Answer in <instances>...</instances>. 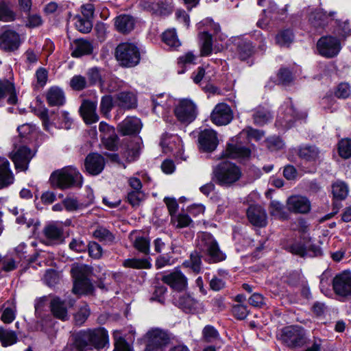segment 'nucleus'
Returning <instances> with one entry per match:
<instances>
[{
    "label": "nucleus",
    "instance_id": "nucleus-64",
    "mask_svg": "<svg viewBox=\"0 0 351 351\" xmlns=\"http://www.w3.org/2000/svg\"><path fill=\"white\" fill-rule=\"evenodd\" d=\"M43 23L41 16L36 13H29L27 16L25 26L29 28L39 27Z\"/></svg>",
    "mask_w": 351,
    "mask_h": 351
},
{
    "label": "nucleus",
    "instance_id": "nucleus-4",
    "mask_svg": "<svg viewBox=\"0 0 351 351\" xmlns=\"http://www.w3.org/2000/svg\"><path fill=\"white\" fill-rule=\"evenodd\" d=\"M71 273L73 278V292L75 294H87L93 291V285L88 278L91 267L82 264H73Z\"/></svg>",
    "mask_w": 351,
    "mask_h": 351
},
{
    "label": "nucleus",
    "instance_id": "nucleus-56",
    "mask_svg": "<svg viewBox=\"0 0 351 351\" xmlns=\"http://www.w3.org/2000/svg\"><path fill=\"white\" fill-rule=\"evenodd\" d=\"M63 204L68 211L76 210L85 206L84 204L80 203L75 197L71 196H67L63 200Z\"/></svg>",
    "mask_w": 351,
    "mask_h": 351
},
{
    "label": "nucleus",
    "instance_id": "nucleus-30",
    "mask_svg": "<svg viewBox=\"0 0 351 351\" xmlns=\"http://www.w3.org/2000/svg\"><path fill=\"white\" fill-rule=\"evenodd\" d=\"M8 96V103L16 104L17 97L14 84L7 80H0V99Z\"/></svg>",
    "mask_w": 351,
    "mask_h": 351
},
{
    "label": "nucleus",
    "instance_id": "nucleus-6",
    "mask_svg": "<svg viewBox=\"0 0 351 351\" xmlns=\"http://www.w3.org/2000/svg\"><path fill=\"white\" fill-rule=\"evenodd\" d=\"M115 57L121 66L128 68L136 66L141 60L138 48L130 43L119 44L115 49Z\"/></svg>",
    "mask_w": 351,
    "mask_h": 351
},
{
    "label": "nucleus",
    "instance_id": "nucleus-19",
    "mask_svg": "<svg viewBox=\"0 0 351 351\" xmlns=\"http://www.w3.org/2000/svg\"><path fill=\"white\" fill-rule=\"evenodd\" d=\"M247 215L253 226L261 228L267 223L266 212L261 206H250L247 210Z\"/></svg>",
    "mask_w": 351,
    "mask_h": 351
},
{
    "label": "nucleus",
    "instance_id": "nucleus-16",
    "mask_svg": "<svg viewBox=\"0 0 351 351\" xmlns=\"http://www.w3.org/2000/svg\"><path fill=\"white\" fill-rule=\"evenodd\" d=\"M199 148L204 152L214 151L218 145L217 133L212 129L202 130L198 137Z\"/></svg>",
    "mask_w": 351,
    "mask_h": 351
},
{
    "label": "nucleus",
    "instance_id": "nucleus-62",
    "mask_svg": "<svg viewBox=\"0 0 351 351\" xmlns=\"http://www.w3.org/2000/svg\"><path fill=\"white\" fill-rule=\"evenodd\" d=\"M293 75L287 69H281L278 73V80L282 85H288L293 80Z\"/></svg>",
    "mask_w": 351,
    "mask_h": 351
},
{
    "label": "nucleus",
    "instance_id": "nucleus-44",
    "mask_svg": "<svg viewBox=\"0 0 351 351\" xmlns=\"http://www.w3.org/2000/svg\"><path fill=\"white\" fill-rule=\"evenodd\" d=\"M269 210L270 215L276 218L286 219L288 217V214L283 205L278 201H271Z\"/></svg>",
    "mask_w": 351,
    "mask_h": 351
},
{
    "label": "nucleus",
    "instance_id": "nucleus-26",
    "mask_svg": "<svg viewBox=\"0 0 351 351\" xmlns=\"http://www.w3.org/2000/svg\"><path fill=\"white\" fill-rule=\"evenodd\" d=\"M21 126L17 127L19 132L17 137L13 139V150L10 154V158L14 163L16 169H22V134L20 132Z\"/></svg>",
    "mask_w": 351,
    "mask_h": 351
},
{
    "label": "nucleus",
    "instance_id": "nucleus-52",
    "mask_svg": "<svg viewBox=\"0 0 351 351\" xmlns=\"http://www.w3.org/2000/svg\"><path fill=\"white\" fill-rule=\"evenodd\" d=\"M90 315V309L87 304H83L79 311L74 315L75 322L77 325L81 326L85 322Z\"/></svg>",
    "mask_w": 351,
    "mask_h": 351
},
{
    "label": "nucleus",
    "instance_id": "nucleus-14",
    "mask_svg": "<svg viewBox=\"0 0 351 351\" xmlns=\"http://www.w3.org/2000/svg\"><path fill=\"white\" fill-rule=\"evenodd\" d=\"M64 241L63 229L55 223H50L43 229V243L47 245H56Z\"/></svg>",
    "mask_w": 351,
    "mask_h": 351
},
{
    "label": "nucleus",
    "instance_id": "nucleus-57",
    "mask_svg": "<svg viewBox=\"0 0 351 351\" xmlns=\"http://www.w3.org/2000/svg\"><path fill=\"white\" fill-rule=\"evenodd\" d=\"M73 120L70 117L69 112L66 111H61L58 114V120L57 124L60 128L69 130L71 128Z\"/></svg>",
    "mask_w": 351,
    "mask_h": 351
},
{
    "label": "nucleus",
    "instance_id": "nucleus-15",
    "mask_svg": "<svg viewBox=\"0 0 351 351\" xmlns=\"http://www.w3.org/2000/svg\"><path fill=\"white\" fill-rule=\"evenodd\" d=\"M147 339V346L158 349L167 346L170 341V337L167 331L160 328H154L149 330L146 335Z\"/></svg>",
    "mask_w": 351,
    "mask_h": 351
},
{
    "label": "nucleus",
    "instance_id": "nucleus-27",
    "mask_svg": "<svg viewBox=\"0 0 351 351\" xmlns=\"http://www.w3.org/2000/svg\"><path fill=\"white\" fill-rule=\"evenodd\" d=\"M71 56L75 58H80L82 56L92 53L93 46L92 43L84 39H77L71 44Z\"/></svg>",
    "mask_w": 351,
    "mask_h": 351
},
{
    "label": "nucleus",
    "instance_id": "nucleus-60",
    "mask_svg": "<svg viewBox=\"0 0 351 351\" xmlns=\"http://www.w3.org/2000/svg\"><path fill=\"white\" fill-rule=\"evenodd\" d=\"M113 106L112 98L110 95L102 97L100 103V111L105 115L108 116Z\"/></svg>",
    "mask_w": 351,
    "mask_h": 351
},
{
    "label": "nucleus",
    "instance_id": "nucleus-46",
    "mask_svg": "<svg viewBox=\"0 0 351 351\" xmlns=\"http://www.w3.org/2000/svg\"><path fill=\"white\" fill-rule=\"evenodd\" d=\"M95 239L104 243H112L114 237L112 232L104 227H98L93 232Z\"/></svg>",
    "mask_w": 351,
    "mask_h": 351
},
{
    "label": "nucleus",
    "instance_id": "nucleus-39",
    "mask_svg": "<svg viewBox=\"0 0 351 351\" xmlns=\"http://www.w3.org/2000/svg\"><path fill=\"white\" fill-rule=\"evenodd\" d=\"M332 193L334 199L337 200H343L348 195V186L343 181H337L332 186Z\"/></svg>",
    "mask_w": 351,
    "mask_h": 351
},
{
    "label": "nucleus",
    "instance_id": "nucleus-55",
    "mask_svg": "<svg viewBox=\"0 0 351 351\" xmlns=\"http://www.w3.org/2000/svg\"><path fill=\"white\" fill-rule=\"evenodd\" d=\"M87 86V81L85 77L80 75H74L70 81V86L75 90H82Z\"/></svg>",
    "mask_w": 351,
    "mask_h": 351
},
{
    "label": "nucleus",
    "instance_id": "nucleus-45",
    "mask_svg": "<svg viewBox=\"0 0 351 351\" xmlns=\"http://www.w3.org/2000/svg\"><path fill=\"white\" fill-rule=\"evenodd\" d=\"M272 118L270 112L264 108H259L253 114V119L255 124L263 125L267 123Z\"/></svg>",
    "mask_w": 351,
    "mask_h": 351
},
{
    "label": "nucleus",
    "instance_id": "nucleus-7",
    "mask_svg": "<svg viewBox=\"0 0 351 351\" xmlns=\"http://www.w3.org/2000/svg\"><path fill=\"white\" fill-rule=\"evenodd\" d=\"M174 113L179 121L182 123L189 124L197 117V106L192 100L183 99L180 100L176 106Z\"/></svg>",
    "mask_w": 351,
    "mask_h": 351
},
{
    "label": "nucleus",
    "instance_id": "nucleus-18",
    "mask_svg": "<svg viewBox=\"0 0 351 351\" xmlns=\"http://www.w3.org/2000/svg\"><path fill=\"white\" fill-rule=\"evenodd\" d=\"M105 160L99 154L92 153L88 154L84 161L86 171L90 175L97 176L104 169Z\"/></svg>",
    "mask_w": 351,
    "mask_h": 351
},
{
    "label": "nucleus",
    "instance_id": "nucleus-48",
    "mask_svg": "<svg viewBox=\"0 0 351 351\" xmlns=\"http://www.w3.org/2000/svg\"><path fill=\"white\" fill-rule=\"evenodd\" d=\"M171 1H158L155 5L154 14L157 15H167L172 12Z\"/></svg>",
    "mask_w": 351,
    "mask_h": 351
},
{
    "label": "nucleus",
    "instance_id": "nucleus-54",
    "mask_svg": "<svg viewBox=\"0 0 351 351\" xmlns=\"http://www.w3.org/2000/svg\"><path fill=\"white\" fill-rule=\"evenodd\" d=\"M171 100L167 95L160 94L153 97L152 103L154 105L153 110L155 111L158 106H160L164 108H168L171 106Z\"/></svg>",
    "mask_w": 351,
    "mask_h": 351
},
{
    "label": "nucleus",
    "instance_id": "nucleus-61",
    "mask_svg": "<svg viewBox=\"0 0 351 351\" xmlns=\"http://www.w3.org/2000/svg\"><path fill=\"white\" fill-rule=\"evenodd\" d=\"M337 97L346 99L351 96L350 86L347 83H341L337 88L335 93Z\"/></svg>",
    "mask_w": 351,
    "mask_h": 351
},
{
    "label": "nucleus",
    "instance_id": "nucleus-5",
    "mask_svg": "<svg viewBox=\"0 0 351 351\" xmlns=\"http://www.w3.org/2000/svg\"><path fill=\"white\" fill-rule=\"evenodd\" d=\"M280 339L282 344L291 349L300 348L308 342L305 330L298 325L284 327Z\"/></svg>",
    "mask_w": 351,
    "mask_h": 351
},
{
    "label": "nucleus",
    "instance_id": "nucleus-13",
    "mask_svg": "<svg viewBox=\"0 0 351 351\" xmlns=\"http://www.w3.org/2000/svg\"><path fill=\"white\" fill-rule=\"evenodd\" d=\"M21 45L19 34L12 29L0 32V49L10 52L18 49Z\"/></svg>",
    "mask_w": 351,
    "mask_h": 351
},
{
    "label": "nucleus",
    "instance_id": "nucleus-3",
    "mask_svg": "<svg viewBox=\"0 0 351 351\" xmlns=\"http://www.w3.org/2000/svg\"><path fill=\"white\" fill-rule=\"evenodd\" d=\"M50 182L53 186L64 189L81 187L83 178L76 168L70 166L53 172L50 176Z\"/></svg>",
    "mask_w": 351,
    "mask_h": 351
},
{
    "label": "nucleus",
    "instance_id": "nucleus-53",
    "mask_svg": "<svg viewBox=\"0 0 351 351\" xmlns=\"http://www.w3.org/2000/svg\"><path fill=\"white\" fill-rule=\"evenodd\" d=\"M75 24L76 28L82 33L89 32L93 27L91 20L80 16L76 17Z\"/></svg>",
    "mask_w": 351,
    "mask_h": 351
},
{
    "label": "nucleus",
    "instance_id": "nucleus-12",
    "mask_svg": "<svg viewBox=\"0 0 351 351\" xmlns=\"http://www.w3.org/2000/svg\"><path fill=\"white\" fill-rule=\"evenodd\" d=\"M335 12L327 14L322 9H315L308 15V22L315 30L322 29L330 21L335 19Z\"/></svg>",
    "mask_w": 351,
    "mask_h": 351
},
{
    "label": "nucleus",
    "instance_id": "nucleus-1",
    "mask_svg": "<svg viewBox=\"0 0 351 351\" xmlns=\"http://www.w3.org/2000/svg\"><path fill=\"white\" fill-rule=\"evenodd\" d=\"M197 250L190 255V259L185 261L183 265L191 268L197 274L202 268V258L209 263H216L226 259V255L219 249L217 241L208 232L199 234L197 240Z\"/></svg>",
    "mask_w": 351,
    "mask_h": 351
},
{
    "label": "nucleus",
    "instance_id": "nucleus-47",
    "mask_svg": "<svg viewBox=\"0 0 351 351\" xmlns=\"http://www.w3.org/2000/svg\"><path fill=\"white\" fill-rule=\"evenodd\" d=\"M15 19V13L5 1H0V21H12Z\"/></svg>",
    "mask_w": 351,
    "mask_h": 351
},
{
    "label": "nucleus",
    "instance_id": "nucleus-32",
    "mask_svg": "<svg viewBox=\"0 0 351 351\" xmlns=\"http://www.w3.org/2000/svg\"><path fill=\"white\" fill-rule=\"evenodd\" d=\"M115 104L120 108L130 109L136 105V98L131 92H121L117 95Z\"/></svg>",
    "mask_w": 351,
    "mask_h": 351
},
{
    "label": "nucleus",
    "instance_id": "nucleus-33",
    "mask_svg": "<svg viewBox=\"0 0 351 351\" xmlns=\"http://www.w3.org/2000/svg\"><path fill=\"white\" fill-rule=\"evenodd\" d=\"M176 304L186 313H193L197 308L199 303L191 295L182 294L176 300Z\"/></svg>",
    "mask_w": 351,
    "mask_h": 351
},
{
    "label": "nucleus",
    "instance_id": "nucleus-58",
    "mask_svg": "<svg viewBox=\"0 0 351 351\" xmlns=\"http://www.w3.org/2000/svg\"><path fill=\"white\" fill-rule=\"evenodd\" d=\"M285 143L278 136H271L266 140V146L270 151H278L284 147Z\"/></svg>",
    "mask_w": 351,
    "mask_h": 351
},
{
    "label": "nucleus",
    "instance_id": "nucleus-43",
    "mask_svg": "<svg viewBox=\"0 0 351 351\" xmlns=\"http://www.w3.org/2000/svg\"><path fill=\"white\" fill-rule=\"evenodd\" d=\"M163 42L171 48L176 49L181 45L174 28L167 29L162 34Z\"/></svg>",
    "mask_w": 351,
    "mask_h": 351
},
{
    "label": "nucleus",
    "instance_id": "nucleus-22",
    "mask_svg": "<svg viewBox=\"0 0 351 351\" xmlns=\"http://www.w3.org/2000/svg\"><path fill=\"white\" fill-rule=\"evenodd\" d=\"M162 281L174 289L181 291L186 288L187 279L180 271H176L162 276Z\"/></svg>",
    "mask_w": 351,
    "mask_h": 351
},
{
    "label": "nucleus",
    "instance_id": "nucleus-38",
    "mask_svg": "<svg viewBox=\"0 0 351 351\" xmlns=\"http://www.w3.org/2000/svg\"><path fill=\"white\" fill-rule=\"evenodd\" d=\"M237 53L241 60H245L254 53V47L250 41L238 39Z\"/></svg>",
    "mask_w": 351,
    "mask_h": 351
},
{
    "label": "nucleus",
    "instance_id": "nucleus-49",
    "mask_svg": "<svg viewBox=\"0 0 351 351\" xmlns=\"http://www.w3.org/2000/svg\"><path fill=\"white\" fill-rule=\"evenodd\" d=\"M338 152L339 156L348 159L351 157V139H341L338 143Z\"/></svg>",
    "mask_w": 351,
    "mask_h": 351
},
{
    "label": "nucleus",
    "instance_id": "nucleus-36",
    "mask_svg": "<svg viewBox=\"0 0 351 351\" xmlns=\"http://www.w3.org/2000/svg\"><path fill=\"white\" fill-rule=\"evenodd\" d=\"M293 40L294 34L290 29L280 30L275 36V43L280 47H289Z\"/></svg>",
    "mask_w": 351,
    "mask_h": 351
},
{
    "label": "nucleus",
    "instance_id": "nucleus-40",
    "mask_svg": "<svg viewBox=\"0 0 351 351\" xmlns=\"http://www.w3.org/2000/svg\"><path fill=\"white\" fill-rule=\"evenodd\" d=\"M17 336L14 331L0 326V342L3 347L16 343Z\"/></svg>",
    "mask_w": 351,
    "mask_h": 351
},
{
    "label": "nucleus",
    "instance_id": "nucleus-25",
    "mask_svg": "<svg viewBox=\"0 0 351 351\" xmlns=\"http://www.w3.org/2000/svg\"><path fill=\"white\" fill-rule=\"evenodd\" d=\"M93 348L97 350L104 348L108 344V332L104 328L88 330Z\"/></svg>",
    "mask_w": 351,
    "mask_h": 351
},
{
    "label": "nucleus",
    "instance_id": "nucleus-8",
    "mask_svg": "<svg viewBox=\"0 0 351 351\" xmlns=\"http://www.w3.org/2000/svg\"><path fill=\"white\" fill-rule=\"evenodd\" d=\"M335 293L341 297L351 296V272L343 271L337 274L332 280Z\"/></svg>",
    "mask_w": 351,
    "mask_h": 351
},
{
    "label": "nucleus",
    "instance_id": "nucleus-10",
    "mask_svg": "<svg viewBox=\"0 0 351 351\" xmlns=\"http://www.w3.org/2000/svg\"><path fill=\"white\" fill-rule=\"evenodd\" d=\"M90 335L87 330H80L72 335L71 344L67 345L65 351H86L92 350L93 345L90 341Z\"/></svg>",
    "mask_w": 351,
    "mask_h": 351
},
{
    "label": "nucleus",
    "instance_id": "nucleus-24",
    "mask_svg": "<svg viewBox=\"0 0 351 351\" xmlns=\"http://www.w3.org/2000/svg\"><path fill=\"white\" fill-rule=\"evenodd\" d=\"M46 100L50 106H61L66 101L65 94L61 88L53 86L47 90Z\"/></svg>",
    "mask_w": 351,
    "mask_h": 351
},
{
    "label": "nucleus",
    "instance_id": "nucleus-50",
    "mask_svg": "<svg viewBox=\"0 0 351 351\" xmlns=\"http://www.w3.org/2000/svg\"><path fill=\"white\" fill-rule=\"evenodd\" d=\"M146 198V195L143 191H129L127 199L129 204L132 206H139Z\"/></svg>",
    "mask_w": 351,
    "mask_h": 351
},
{
    "label": "nucleus",
    "instance_id": "nucleus-41",
    "mask_svg": "<svg viewBox=\"0 0 351 351\" xmlns=\"http://www.w3.org/2000/svg\"><path fill=\"white\" fill-rule=\"evenodd\" d=\"M199 38L202 41L201 47V56H208L213 51V39L211 34L204 31L199 34Z\"/></svg>",
    "mask_w": 351,
    "mask_h": 351
},
{
    "label": "nucleus",
    "instance_id": "nucleus-37",
    "mask_svg": "<svg viewBox=\"0 0 351 351\" xmlns=\"http://www.w3.org/2000/svg\"><path fill=\"white\" fill-rule=\"evenodd\" d=\"M141 149V143L139 140L131 141L123 152V157L129 162L133 161L138 157Z\"/></svg>",
    "mask_w": 351,
    "mask_h": 351
},
{
    "label": "nucleus",
    "instance_id": "nucleus-42",
    "mask_svg": "<svg viewBox=\"0 0 351 351\" xmlns=\"http://www.w3.org/2000/svg\"><path fill=\"white\" fill-rule=\"evenodd\" d=\"M123 266L126 268L140 269H149L152 267V264L146 258H128L123 261Z\"/></svg>",
    "mask_w": 351,
    "mask_h": 351
},
{
    "label": "nucleus",
    "instance_id": "nucleus-31",
    "mask_svg": "<svg viewBox=\"0 0 351 351\" xmlns=\"http://www.w3.org/2000/svg\"><path fill=\"white\" fill-rule=\"evenodd\" d=\"M134 19L127 14L120 15L115 19L114 25L116 29L123 34L131 32L134 27Z\"/></svg>",
    "mask_w": 351,
    "mask_h": 351
},
{
    "label": "nucleus",
    "instance_id": "nucleus-17",
    "mask_svg": "<svg viewBox=\"0 0 351 351\" xmlns=\"http://www.w3.org/2000/svg\"><path fill=\"white\" fill-rule=\"evenodd\" d=\"M210 119L217 125L228 124L232 119V112L230 108L226 104H218L213 109Z\"/></svg>",
    "mask_w": 351,
    "mask_h": 351
},
{
    "label": "nucleus",
    "instance_id": "nucleus-23",
    "mask_svg": "<svg viewBox=\"0 0 351 351\" xmlns=\"http://www.w3.org/2000/svg\"><path fill=\"white\" fill-rule=\"evenodd\" d=\"M141 128V121L136 117H127L118 125V129L123 135L138 133Z\"/></svg>",
    "mask_w": 351,
    "mask_h": 351
},
{
    "label": "nucleus",
    "instance_id": "nucleus-59",
    "mask_svg": "<svg viewBox=\"0 0 351 351\" xmlns=\"http://www.w3.org/2000/svg\"><path fill=\"white\" fill-rule=\"evenodd\" d=\"M101 140L108 149L113 150L117 146L118 137L114 132L109 134L105 133L101 136Z\"/></svg>",
    "mask_w": 351,
    "mask_h": 351
},
{
    "label": "nucleus",
    "instance_id": "nucleus-51",
    "mask_svg": "<svg viewBox=\"0 0 351 351\" xmlns=\"http://www.w3.org/2000/svg\"><path fill=\"white\" fill-rule=\"evenodd\" d=\"M36 114L41 119L45 130L51 132L53 123L49 121L48 109L46 108H40L36 111Z\"/></svg>",
    "mask_w": 351,
    "mask_h": 351
},
{
    "label": "nucleus",
    "instance_id": "nucleus-29",
    "mask_svg": "<svg viewBox=\"0 0 351 351\" xmlns=\"http://www.w3.org/2000/svg\"><path fill=\"white\" fill-rule=\"evenodd\" d=\"M250 150L239 144L228 143L223 154L224 157L236 158H245L249 157Z\"/></svg>",
    "mask_w": 351,
    "mask_h": 351
},
{
    "label": "nucleus",
    "instance_id": "nucleus-35",
    "mask_svg": "<svg viewBox=\"0 0 351 351\" xmlns=\"http://www.w3.org/2000/svg\"><path fill=\"white\" fill-rule=\"evenodd\" d=\"M202 340L205 343H219L218 348L221 347L223 341L217 330L211 325H206L202 330Z\"/></svg>",
    "mask_w": 351,
    "mask_h": 351
},
{
    "label": "nucleus",
    "instance_id": "nucleus-63",
    "mask_svg": "<svg viewBox=\"0 0 351 351\" xmlns=\"http://www.w3.org/2000/svg\"><path fill=\"white\" fill-rule=\"evenodd\" d=\"M134 245L136 250L144 254H147L149 252V241L145 237H137Z\"/></svg>",
    "mask_w": 351,
    "mask_h": 351
},
{
    "label": "nucleus",
    "instance_id": "nucleus-20",
    "mask_svg": "<svg viewBox=\"0 0 351 351\" xmlns=\"http://www.w3.org/2000/svg\"><path fill=\"white\" fill-rule=\"evenodd\" d=\"M287 204L289 210L293 213H306L311 209L309 200L306 197L301 195L289 197Z\"/></svg>",
    "mask_w": 351,
    "mask_h": 351
},
{
    "label": "nucleus",
    "instance_id": "nucleus-34",
    "mask_svg": "<svg viewBox=\"0 0 351 351\" xmlns=\"http://www.w3.org/2000/svg\"><path fill=\"white\" fill-rule=\"evenodd\" d=\"M299 157L306 162H315L319 156V151L317 147L313 145H304L298 149Z\"/></svg>",
    "mask_w": 351,
    "mask_h": 351
},
{
    "label": "nucleus",
    "instance_id": "nucleus-2",
    "mask_svg": "<svg viewBox=\"0 0 351 351\" xmlns=\"http://www.w3.org/2000/svg\"><path fill=\"white\" fill-rule=\"evenodd\" d=\"M213 180L220 186H230L238 182L243 173L240 167L236 164L223 161L213 169Z\"/></svg>",
    "mask_w": 351,
    "mask_h": 351
},
{
    "label": "nucleus",
    "instance_id": "nucleus-9",
    "mask_svg": "<svg viewBox=\"0 0 351 351\" xmlns=\"http://www.w3.org/2000/svg\"><path fill=\"white\" fill-rule=\"evenodd\" d=\"M320 55L326 58L337 56L341 50L340 41L333 36H324L319 38L317 43Z\"/></svg>",
    "mask_w": 351,
    "mask_h": 351
},
{
    "label": "nucleus",
    "instance_id": "nucleus-28",
    "mask_svg": "<svg viewBox=\"0 0 351 351\" xmlns=\"http://www.w3.org/2000/svg\"><path fill=\"white\" fill-rule=\"evenodd\" d=\"M13 182L14 176L10 169L9 161L0 157V189L8 186Z\"/></svg>",
    "mask_w": 351,
    "mask_h": 351
},
{
    "label": "nucleus",
    "instance_id": "nucleus-21",
    "mask_svg": "<svg viewBox=\"0 0 351 351\" xmlns=\"http://www.w3.org/2000/svg\"><path fill=\"white\" fill-rule=\"evenodd\" d=\"M97 106L96 101L84 100L82 104L80 111L86 123L91 124L99 120V116L96 113Z\"/></svg>",
    "mask_w": 351,
    "mask_h": 351
},
{
    "label": "nucleus",
    "instance_id": "nucleus-11",
    "mask_svg": "<svg viewBox=\"0 0 351 351\" xmlns=\"http://www.w3.org/2000/svg\"><path fill=\"white\" fill-rule=\"evenodd\" d=\"M75 300L67 299L62 300L59 298H53L50 302L51 311L53 316L62 321L69 319L68 308L74 306Z\"/></svg>",
    "mask_w": 351,
    "mask_h": 351
}]
</instances>
